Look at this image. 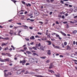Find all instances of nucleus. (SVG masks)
Masks as SVG:
<instances>
[{
    "label": "nucleus",
    "instance_id": "obj_1",
    "mask_svg": "<svg viewBox=\"0 0 77 77\" xmlns=\"http://www.w3.org/2000/svg\"><path fill=\"white\" fill-rule=\"evenodd\" d=\"M29 61L31 63L36 62L37 63H38V59L35 58H29Z\"/></svg>",
    "mask_w": 77,
    "mask_h": 77
},
{
    "label": "nucleus",
    "instance_id": "obj_2",
    "mask_svg": "<svg viewBox=\"0 0 77 77\" xmlns=\"http://www.w3.org/2000/svg\"><path fill=\"white\" fill-rule=\"evenodd\" d=\"M12 74L11 72H8L7 74H6V73H5L4 75L5 77H7V76H9V75H11Z\"/></svg>",
    "mask_w": 77,
    "mask_h": 77
},
{
    "label": "nucleus",
    "instance_id": "obj_3",
    "mask_svg": "<svg viewBox=\"0 0 77 77\" xmlns=\"http://www.w3.org/2000/svg\"><path fill=\"white\" fill-rule=\"evenodd\" d=\"M52 45L53 47H54L55 48H57L58 49H59L60 48V47L59 46H56L54 44H53Z\"/></svg>",
    "mask_w": 77,
    "mask_h": 77
},
{
    "label": "nucleus",
    "instance_id": "obj_4",
    "mask_svg": "<svg viewBox=\"0 0 77 77\" xmlns=\"http://www.w3.org/2000/svg\"><path fill=\"white\" fill-rule=\"evenodd\" d=\"M21 27H25V29H29V27L28 26H26V25H23L21 26Z\"/></svg>",
    "mask_w": 77,
    "mask_h": 77
},
{
    "label": "nucleus",
    "instance_id": "obj_5",
    "mask_svg": "<svg viewBox=\"0 0 77 77\" xmlns=\"http://www.w3.org/2000/svg\"><path fill=\"white\" fill-rule=\"evenodd\" d=\"M47 42L48 43V45H50L51 44V42L50 41H48Z\"/></svg>",
    "mask_w": 77,
    "mask_h": 77
},
{
    "label": "nucleus",
    "instance_id": "obj_6",
    "mask_svg": "<svg viewBox=\"0 0 77 77\" xmlns=\"http://www.w3.org/2000/svg\"><path fill=\"white\" fill-rule=\"evenodd\" d=\"M26 63V61L23 60L22 61V65H24V64Z\"/></svg>",
    "mask_w": 77,
    "mask_h": 77
},
{
    "label": "nucleus",
    "instance_id": "obj_7",
    "mask_svg": "<svg viewBox=\"0 0 77 77\" xmlns=\"http://www.w3.org/2000/svg\"><path fill=\"white\" fill-rule=\"evenodd\" d=\"M60 33H61V34H62V35H63V36H65L66 35L65 34V33L64 32H63L62 31H60Z\"/></svg>",
    "mask_w": 77,
    "mask_h": 77
},
{
    "label": "nucleus",
    "instance_id": "obj_8",
    "mask_svg": "<svg viewBox=\"0 0 77 77\" xmlns=\"http://www.w3.org/2000/svg\"><path fill=\"white\" fill-rule=\"evenodd\" d=\"M54 75L57 77H60V74L59 73H57V75L55 74Z\"/></svg>",
    "mask_w": 77,
    "mask_h": 77
},
{
    "label": "nucleus",
    "instance_id": "obj_9",
    "mask_svg": "<svg viewBox=\"0 0 77 77\" xmlns=\"http://www.w3.org/2000/svg\"><path fill=\"white\" fill-rule=\"evenodd\" d=\"M48 54L49 55H50V54H51V51H50V50H49L48 51Z\"/></svg>",
    "mask_w": 77,
    "mask_h": 77
},
{
    "label": "nucleus",
    "instance_id": "obj_10",
    "mask_svg": "<svg viewBox=\"0 0 77 77\" xmlns=\"http://www.w3.org/2000/svg\"><path fill=\"white\" fill-rule=\"evenodd\" d=\"M77 32V31L76 30H74L72 32V33L73 34H75Z\"/></svg>",
    "mask_w": 77,
    "mask_h": 77
},
{
    "label": "nucleus",
    "instance_id": "obj_11",
    "mask_svg": "<svg viewBox=\"0 0 77 77\" xmlns=\"http://www.w3.org/2000/svg\"><path fill=\"white\" fill-rule=\"evenodd\" d=\"M35 14V15L36 16H38L39 15V13L37 12H35L34 13Z\"/></svg>",
    "mask_w": 77,
    "mask_h": 77
},
{
    "label": "nucleus",
    "instance_id": "obj_12",
    "mask_svg": "<svg viewBox=\"0 0 77 77\" xmlns=\"http://www.w3.org/2000/svg\"><path fill=\"white\" fill-rule=\"evenodd\" d=\"M38 44H36V46H35L36 48H38V50H40V49L39 48L38 46Z\"/></svg>",
    "mask_w": 77,
    "mask_h": 77
},
{
    "label": "nucleus",
    "instance_id": "obj_13",
    "mask_svg": "<svg viewBox=\"0 0 77 77\" xmlns=\"http://www.w3.org/2000/svg\"><path fill=\"white\" fill-rule=\"evenodd\" d=\"M4 60L5 62V61H8V62H9V58L4 59Z\"/></svg>",
    "mask_w": 77,
    "mask_h": 77
},
{
    "label": "nucleus",
    "instance_id": "obj_14",
    "mask_svg": "<svg viewBox=\"0 0 77 77\" xmlns=\"http://www.w3.org/2000/svg\"><path fill=\"white\" fill-rule=\"evenodd\" d=\"M66 50H71V48H70V47L69 46H68L66 48Z\"/></svg>",
    "mask_w": 77,
    "mask_h": 77
},
{
    "label": "nucleus",
    "instance_id": "obj_15",
    "mask_svg": "<svg viewBox=\"0 0 77 77\" xmlns=\"http://www.w3.org/2000/svg\"><path fill=\"white\" fill-rule=\"evenodd\" d=\"M21 72L20 71H18L17 72V74H21Z\"/></svg>",
    "mask_w": 77,
    "mask_h": 77
},
{
    "label": "nucleus",
    "instance_id": "obj_16",
    "mask_svg": "<svg viewBox=\"0 0 77 77\" xmlns=\"http://www.w3.org/2000/svg\"><path fill=\"white\" fill-rule=\"evenodd\" d=\"M6 54H8V56L9 57H11L12 56L10 54L6 53Z\"/></svg>",
    "mask_w": 77,
    "mask_h": 77
},
{
    "label": "nucleus",
    "instance_id": "obj_17",
    "mask_svg": "<svg viewBox=\"0 0 77 77\" xmlns=\"http://www.w3.org/2000/svg\"><path fill=\"white\" fill-rule=\"evenodd\" d=\"M53 68V67L52 66V65L50 64V66L49 67V69H51V68Z\"/></svg>",
    "mask_w": 77,
    "mask_h": 77
},
{
    "label": "nucleus",
    "instance_id": "obj_18",
    "mask_svg": "<svg viewBox=\"0 0 77 77\" xmlns=\"http://www.w3.org/2000/svg\"><path fill=\"white\" fill-rule=\"evenodd\" d=\"M0 61H1V62H5V60H2V58H0Z\"/></svg>",
    "mask_w": 77,
    "mask_h": 77
},
{
    "label": "nucleus",
    "instance_id": "obj_19",
    "mask_svg": "<svg viewBox=\"0 0 77 77\" xmlns=\"http://www.w3.org/2000/svg\"><path fill=\"white\" fill-rule=\"evenodd\" d=\"M74 54H72L71 55V57H74Z\"/></svg>",
    "mask_w": 77,
    "mask_h": 77
},
{
    "label": "nucleus",
    "instance_id": "obj_20",
    "mask_svg": "<svg viewBox=\"0 0 77 77\" xmlns=\"http://www.w3.org/2000/svg\"><path fill=\"white\" fill-rule=\"evenodd\" d=\"M21 26H16V27H14V29H18V27H21Z\"/></svg>",
    "mask_w": 77,
    "mask_h": 77
},
{
    "label": "nucleus",
    "instance_id": "obj_21",
    "mask_svg": "<svg viewBox=\"0 0 77 77\" xmlns=\"http://www.w3.org/2000/svg\"><path fill=\"white\" fill-rule=\"evenodd\" d=\"M12 2H14V3H15L16 2H17V1L14 0H11Z\"/></svg>",
    "mask_w": 77,
    "mask_h": 77
},
{
    "label": "nucleus",
    "instance_id": "obj_22",
    "mask_svg": "<svg viewBox=\"0 0 77 77\" xmlns=\"http://www.w3.org/2000/svg\"><path fill=\"white\" fill-rule=\"evenodd\" d=\"M7 45V44H5L4 43H2V46H4V45Z\"/></svg>",
    "mask_w": 77,
    "mask_h": 77
},
{
    "label": "nucleus",
    "instance_id": "obj_23",
    "mask_svg": "<svg viewBox=\"0 0 77 77\" xmlns=\"http://www.w3.org/2000/svg\"><path fill=\"white\" fill-rule=\"evenodd\" d=\"M32 48H33V49H34V50H37V49H36V47H33Z\"/></svg>",
    "mask_w": 77,
    "mask_h": 77
},
{
    "label": "nucleus",
    "instance_id": "obj_24",
    "mask_svg": "<svg viewBox=\"0 0 77 77\" xmlns=\"http://www.w3.org/2000/svg\"><path fill=\"white\" fill-rule=\"evenodd\" d=\"M9 34H10V35H11V36H12V35H13V33L11 32H9Z\"/></svg>",
    "mask_w": 77,
    "mask_h": 77
},
{
    "label": "nucleus",
    "instance_id": "obj_25",
    "mask_svg": "<svg viewBox=\"0 0 77 77\" xmlns=\"http://www.w3.org/2000/svg\"><path fill=\"white\" fill-rule=\"evenodd\" d=\"M32 39H33L34 40L35 39V37L33 36H32Z\"/></svg>",
    "mask_w": 77,
    "mask_h": 77
},
{
    "label": "nucleus",
    "instance_id": "obj_26",
    "mask_svg": "<svg viewBox=\"0 0 77 77\" xmlns=\"http://www.w3.org/2000/svg\"><path fill=\"white\" fill-rule=\"evenodd\" d=\"M40 57L42 59H45L46 58V57Z\"/></svg>",
    "mask_w": 77,
    "mask_h": 77
},
{
    "label": "nucleus",
    "instance_id": "obj_27",
    "mask_svg": "<svg viewBox=\"0 0 77 77\" xmlns=\"http://www.w3.org/2000/svg\"><path fill=\"white\" fill-rule=\"evenodd\" d=\"M43 46L42 45L40 47V49H42V48H43Z\"/></svg>",
    "mask_w": 77,
    "mask_h": 77
},
{
    "label": "nucleus",
    "instance_id": "obj_28",
    "mask_svg": "<svg viewBox=\"0 0 77 77\" xmlns=\"http://www.w3.org/2000/svg\"><path fill=\"white\" fill-rule=\"evenodd\" d=\"M50 72H51V73H52V72H54H54L53 71V70H50Z\"/></svg>",
    "mask_w": 77,
    "mask_h": 77
},
{
    "label": "nucleus",
    "instance_id": "obj_29",
    "mask_svg": "<svg viewBox=\"0 0 77 77\" xmlns=\"http://www.w3.org/2000/svg\"><path fill=\"white\" fill-rule=\"evenodd\" d=\"M15 56H16V55L15 56L14 59V60H17V58Z\"/></svg>",
    "mask_w": 77,
    "mask_h": 77
},
{
    "label": "nucleus",
    "instance_id": "obj_30",
    "mask_svg": "<svg viewBox=\"0 0 77 77\" xmlns=\"http://www.w3.org/2000/svg\"><path fill=\"white\" fill-rule=\"evenodd\" d=\"M49 62H50V60H48L46 61V63H48Z\"/></svg>",
    "mask_w": 77,
    "mask_h": 77
},
{
    "label": "nucleus",
    "instance_id": "obj_31",
    "mask_svg": "<svg viewBox=\"0 0 77 77\" xmlns=\"http://www.w3.org/2000/svg\"><path fill=\"white\" fill-rule=\"evenodd\" d=\"M33 54H34V55H36V56H38V55L36 53H34Z\"/></svg>",
    "mask_w": 77,
    "mask_h": 77
},
{
    "label": "nucleus",
    "instance_id": "obj_32",
    "mask_svg": "<svg viewBox=\"0 0 77 77\" xmlns=\"http://www.w3.org/2000/svg\"><path fill=\"white\" fill-rule=\"evenodd\" d=\"M29 72H28V71H26V72L25 73V74H27V73H28Z\"/></svg>",
    "mask_w": 77,
    "mask_h": 77
},
{
    "label": "nucleus",
    "instance_id": "obj_33",
    "mask_svg": "<svg viewBox=\"0 0 77 77\" xmlns=\"http://www.w3.org/2000/svg\"><path fill=\"white\" fill-rule=\"evenodd\" d=\"M22 3H23V4L24 5H25L26 3L24 1H22Z\"/></svg>",
    "mask_w": 77,
    "mask_h": 77
},
{
    "label": "nucleus",
    "instance_id": "obj_34",
    "mask_svg": "<svg viewBox=\"0 0 77 77\" xmlns=\"http://www.w3.org/2000/svg\"><path fill=\"white\" fill-rule=\"evenodd\" d=\"M60 36L58 35L57 34V35H56V37H58V38H59V37Z\"/></svg>",
    "mask_w": 77,
    "mask_h": 77
},
{
    "label": "nucleus",
    "instance_id": "obj_35",
    "mask_svg": "<svg viewBox=\"0 0 77 77\" xmlns=\"http://www.w3.org/2000/svg\"><path fill=\"white\" fill-rule=\"evenodd\" d=\"M51 40L52 41H55V39L54 38H52L51 39Z\"/></svg>",
    "mask_w": 77,
    "mask_h": 77
},
{
    "label": "nucleus",
    "instance_id": "obj_36",
    "mask_svg": "<svg viewBox=\"0 0 77 77\" xmlns=\"http://www.w3.org/2000/svg\"><path fill=\"white\" fill-rule=\"evenodd\" d=\"M47 37H48V38H51V37H50V35H47Z\"/></svg>",
    "mask_w": 77,
    "mask_h": 77
},
{
    "label": "nucleus",
    "instance_id": "obj_37",
    "mask_svg": "<svg viewBox=\"0 0 77 77\" xmlns=\"http://www.w3.org/2000/svg\"><path fill=\"white\" fill-rule=\"evenodd\" d=\"M38 35H42V33H41V32H38Z\"/></svg>",
    "mask_w": 77,
    "mask_h": 77
},
{
    "label": "nucleus",
    "instance_id": "obj_38",
    "mask_svg": "<svg viewBox=\"0 0 77 77\" xmlns=\"http://www.w3.org/2000/svg\"><path fill=\"white\" fill-rule=\"evenodd\" d=\"M64 44L65 45H66V44H67V42H65L64 43Z\"/></svg>",
    "mask_w": 77,
    "mask_h": 77
},
{
    "label": "nucleus",
    "instance_id": "obj_39",
    "mask_svg": "<svg viewBox=\"0 0 77 77\" xmlns=\"http://www.w3.org/2000/svg\"><path fill=\"white\" fill-rule=\"evenodd\" d=\"M56 23L57 24H59V23L58 21H56Z\"/></svg>",
    "mask_w": 77,
    "mask_h": 77
},
{
    "label": "nucleus",
    "instance_id": "obj_40",
    "mask_svg": "<svg viewBox=\"0 0 77 77\" xmlns=\"http://www.w3.org/2000/svg\"><path fill=\"white\" fill-rule=\"evenodd\" d=\"M62 18L63 19H64V18H65V16H64V15L62 16Z\"/></svg>",
    "mask_w": 77,
    "mask_h": 77
},
{
    "label": "nucleus",
    "instance_id": "obj_41",
    "mask_svg": "<svg viewBox=\"0 0 77 77\" xmlns=\"http://www.w3.org/2000/svg\"><path fill=\"white\" fill-rule=\"evenodd\" d=\"M41 43H39L38 45V47H40V46H41Z\"/></svg>",
    "mask_w": 77,
    "mask_h": 77
},
{
    "label": "nucleus",
    "instance_id": "obj_42",
    "mask_svg": "<svg viewBox=\"0 0 77 77\" xmlns=\"http://www.w3.org/2000/svg\"><path fill=\"white\" fill-rule=\"evenodd\" d=\"M8 49V48H5V50L6 51V50H7Z\"/></svg>",
    "mask_w": 77,
    "mask_h": 77
},
{
    "label": "nucleus",
    "instance_id": "obj_43",
    "mask_svg": "<svg viewBox=\"0 0 77 77\" xmlns=\"http://www.w3.org/2000/svg\"><path fill=\"white\" fill-rule=\"evenodd\" d=\"M3 39H9V38H8V37H7L6 38H4Z\"/></svg>",
    "mask_w": 77,
    "mask_h": 77
},
{
    "label": "nucleus",
    "instance_id": "obj_44",
    "mask_svg": "<svg viewBox=\"0 0 77 77\" xmlns=\"http://www.w3.org/2000/svg\"><path fill=\"white\" fill-rule=\"evenodd\" d=\"M26 53H28V54H29L30 53V51H27L26 52Z\"/></svg>",
    "mask_w": 77,
    "mask_h": 77
},
{
    "label": "nucleus",
    "instance_id": "obj_45",
    "mask_svg": "<svg viewBox=\"0 0 77 77\" xmlns=\"http://www.w3.org/2000/svg\"><path fill=\"white\" fill-rule=\"evenodd\" d=\"M17 24H18L19 25H21V23H17Z\"/></svg>",
    "mask_w": 77,
    "mask_h": 77
},
{
    "label": "nucleus",
    "instance_id": "obj_46",
    "mask_svg": "<svg viewBox=\"0 0 77 77\" xmlns=\"http://www.w3.org/2000/svg\"><path fill=\"white\" fill-rule=\"evenodd\" d=\"M39 23H40V24H43V22H42L39 21Z\"/></svg>",
    "mask_w": 77,
    "mask_h": 77
},
{
    "label": "nucleus",
    "instance_id": "obj_47",
    "mask_svg": "<svg viewBox=\"0 0 77 77\" xmlns=\"http://www.w3.org/2000/svg\"><path fill=\"white\" fill-rule=\"evenodd\" d=\"M58 17L59 18H61V17H62V16L60 14V15H58Z\"/></svg>",
    "mask_w": 77,
    "mask_h": 77
},
{
    "label": "nucleus",
    "instance_id": "obj_48",
    "mask_svg": "<svg viewBox=\"0 0 77 77\" xmlns=\"http://www.w3.org/2000/svg\"><path fill=\"white\" fill-rule=\"evenodd\" d=\"M60 57H63V56L62 55H60Z\"/></svg>",
    "mask_w": 77,
    "mask_h": 77
},
{
    "label": "nucleus",
    "instance_id": "obj_49",
    "mask_svg": "<svg viewBox=\"0 0 77 77\" xmlns=\"http://www.w3.org/2000/svg\"><path fill=\"white\" fill-rule=\"evenodd\" d=\"M25 39H26V41H29V38H25Z\"/></svg>",
    "mask_w": 77,
    "mask_h": 77
},
{
    "label": "nucleus",
    "instance_id": "obj_50",
    "mask_svg": "<svg viewBox=\"0 0 77 77\" xmlns=\"http://www.w3.org/2000/svg\"><path fill=\"white\" fill-rule=\"evenodd\" d=\"M66 27L67 29H68V28H69V26H68V25H67Z\"/></svg>",
    "mask_w": 77,
    "mask_h": 77
},
{
    "label": "nucleus",
    "instance_id": "obj_51",
    "mask_svg": "<svg viewBox=\"0 0 77 77\" xmlns=\"http://www.w3.org/2000/svg\"><path fill=\"white\" fill-rule=\"evenodd\" d=\"M30 21L33 22V21H34V20H33V19H30Z\"/></svg>",
    "mask_w": 77,
    "mask_h": 77
},
{
    "label": "nucleus",
    "instance_id": "obj_52",
    "mask_svg": "<svg viewBox=\"0 0 77 77\" xmlns=\"http://www.w3.org/2000/svg\"><path fill=\"white\" fill-rule=\"evenodd\" d=\"M29 28L30 29H31V30H32V29H33V27H29Z\"/></svg>",
    "mask_w": 77,
    "mask_h": 77
},
{
    "label": "nucleus",
    "instance_id": "obj_53",
    "mask_svg": "<svg viewBox=\"0 0 77 77\" xmlns=\"http://www.w3.org/2000/svg\"><path fill=\"white\" fill-rule=\"evenodd\" d=\"M46 1L48 3H50V1L49 0H46Z\"/></svg>",
    "mask_w": 77,
    "mask_h": 77
},
{
    "label": "nucleus",
    "instance_id": "obj_54",
    "mask_svg": "<svg viewBox=\"0 0 77 77\" xmlns=\"http://www.w3.org/2000/svg\"><path fill=\"white\" fill-rule=\"evenodd\" d=\"M60 3H62V4H63V1H61Z\"/></svg>",
    "mask_w": 77,
    "mask_h": 77
},
{
    "label": "nucleus",
    "instance_id": "obj_55",
    "mask_svg": "<svg viewBox=\"0 0 77 77\" xmlns=\"http://www.w3.org/2000/svg\"><path fill=\"white\" fill-rule=\"evenodd\" d=\"M28 16H31V15H32V14H28Z\"/></svg>",
    "mask_w": 77,
    "mask_h": 77
},
{
    "label": "nucleus",
    "instance_id": "obj_56",
    "mask_svg": "<svg viewBox=\"0 0 77 77\" xmlns=\"http://www.w3.org/2000/svg\"><path fill=\"white\" fill-rule=\"evenodd\" d=\"M27 13H28L27 11H26L25 12L24 14H27Z\"/></svg>",
    "mask_w": 77,
    "mask_h": 77
},
{
    "label": "nucleus",
    "instance_id": "obj_57",
    "mask_svg": "<svg viewBox=\"0 0 77 77\" xmlns=\"http://www.w3.org/2000/svg\"><path fill=\"white\" fill-rule=\"evenodd\" d=\"M35 38H39V37L38 35H36L35 36Z\"/></svg>",
    "mask_w": 77,
    "mask_h": 77
},
{
    "label": "nucleus",
    "instance_id": "obj_58",
    "mask_svg": "<svg viewBox=\"0 0 77 77\" xmlns=\"http://www.w3.org/2000/svg\"><path fill=\"white\" fill-rule=\"evenodd\" d=\"M73 44L74 45H75V41L73 42Z\"/></svg>",
    "mask_w": 77,
    "mask_h": 77
},
{
    "label": "nucleus",
    "instance_id": "obj_59",
    "mask_svg": "<svg viewBox=\"0 0 77 77\" xmlns=\"http://www.w3.org/2000/svg\"><path fill=\"white\" fill-rule=\"evenodd\" d=\"M31 45H33L34 43L33 42H32L30 43Z\"/></svg>",
    "mask_w": 77,
    "mask_h": 77
},
{
    "label": "nucleus",
    "instance_id": "obj_60",
    "mask_svg": "<svg viewBox=\"0 0 77 77\" xmlns=\"http://www.w3.org/2000/svg\"><path fill=\"white\" fill-rule=\"evenodd\" d=\"M63 23H64V24H66V23H67V22L66 21L63 22Z\"/></svg>",
    "mask_w": 77,
    "mask_h": 77
},
{
    "label": "nucleus",
    "instance_id": "obj_61",
    "mask_svg": "<svg viewBox=\"0 0 77 77\" xmlns=\"http://www.w3.org/2000/svg\"><path fill=\"white\" fill-rule=\"evenodd\" d=\"M28 5L29 6H31V4L29 3L28 4Z\"/></svg>",
    "mask_w": 77,
    "mask_h": 77
},
{
    "label": "nucleus",
    "instance_id": "obj_62",
    "mask_svg": "<svg viewBox=\"0 0 77 77\" xmlns=\"http://www.w3.org/2000/svg\"><path fill=\"white\" fill-rule=\"evenodd\" d=\"M65 5L66 6H68L69 5L68 4H65Z\"/></svg>",
    "mask_w": 77,
    "mask_h": 77
},
{
    "label": "nucleus",
    "instance_id": "obj_63",
    "mask_svg": "<svg viewBox=\"0 0 77 77\" xmlns=\"http://www.w3.org/2000/svg\"><path fill=\"white\" fill-rule=\"evenodd\" d=\"M52 13H53V12H50V13L49 14H50V15H51V14H52Z\"/></svg>",
    "mask_w": 77,
    "mask_h": 77
},
{
    "label": "nucleus",
    "instance_id": "obj_64",
    "mask_svg": "<svg viewBox=\"0 0 77 77\" xmlns=\"http://www.w3.org/2000/svg\"><path fill=\"white\" fill-rule=\"evenodd\" d=\"M2 55H6V54H5L4 53H2Z\"/></svg>",
    "mask_w": 77,
    "mask_h": 77
}]
</instances>
